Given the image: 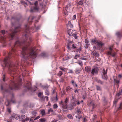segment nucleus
Segmentation results:
<instances>
[{"label":"nucleus","instance_id":"obj_1","mask_svg":"<svg viewBox=\"0 0 122 122\" xmlns=\"http://www.w3.org/2000/svg\"><path fill=\"white\" fill-rule=\"evenodd\" d=\"M28 24L25 25V33L26 34L24 36L26 37L25 40L23 42H20L19 41H17L15 42L14 47H15L17 46H21L22 51H21L22 56L24 59H26L28 57L32 59L36 57V55L32 48L29 49L27 47L30 42L31 41V38L28 37V33L30 32Z\"/></svg>","mask_w":122,"mask_h":122},{"label":"nucleus","instance_id":"obj_2","mask_svg":"<svg viewBox=\"0 0 122 122\" xmlns=\"http://www.w3.org/2000/svg\"><path fill=\"white\" fill-rule=\"evenodd\" d=\"M15 49L13 47L12 49V52L9 53L8 56L5 58L4 60V62L5 67H7L8 68V71L10 73L11 76L12 75L16 73L17 71V65H15L12 63L9 59V58L12 56H14L13 53L15 52Z\"/></svg>","mask_w":122,"mask_h":122},{"label":"nucleus","instance_id":"obj_3","mask_svg":"<svg viewBox=\"0 0 122 122\" xmlns=\"http://www.w3.org/2000/svg\"><path fill=\"white\" fill-rule=\"evenodd\" d=\"M20 86V84L15 83L14 81H12L11 84L9 86V89L4 88L3 86L1 85V91L3 94H5V93H9L10 92V90L19 89Z\"/></svg>","mask_w":122,"mask_h":122},{"label":"nucleus","instance_id":"obj_4","mask_svg":"<svg viewBox=\"0 0 122 122\" xmlns=\"http://www.w3.org/2000/svg\"><path fill=\"white\" fill-rule=\"evenodd\" d=\"M20 28V26L15 28L14 31H12L11 32V33H9L8 37L10 38L11 39H12L15 36V34L17 32L20 31V30L19 29Z\"/></svg>","mask_w":122,"mask_h":122},{"label":"nucleus","instance_id":"obj_5","mask_svg":"<svg viewBox=\"0 0 122 122\" xmlns=\"http://www.w3.org/2000/svg\"><path fill=\"white\" fill-rule=\"evenodd\" d=\"M113 46H110L109 47V50L110 51H108L107 54L108 55H111L113 57H114L116 53L114 51H113L112 50V49Z\"/></svg>","mask_w":122,"mask_h":122},{"label":"nucleus","instance_id":"obj_6","mask_svg":"<svg viewBox=\"0 0 122 122\" xmlns=\"http://www.w3.org/2000/svg\"><path fill=\"white\" fill-rule=\"evenodd\" d=\"M92 42L94 44H96L97 46H102L103 44L101 41H98L96 40L95 39H93L92 41Z\"/></svg>","mask_w":122,"mask_h":122},{"label":"nucleus","instance_id":"obj_7","mask_svg":"<svg viewBox=\"0 0 122 122\" xmlns=\"http://www.w3.org/2000/svg\"><path fill=\"white\" fill-rule=\"evenodd\" d=\"M98 69L97 67L92 68L91 70V73L92 75H93L94 74H97L98 73Z\"/></svg>","mask_w":122,"mask_h":122},{"label":"nucleus","instance_id":"obj_8","mask_svg":"<svg viewBox=\"0 0 122 122\" xmlns=\"http://www.w3.org/2000/svg\"><path fill=\"white\" fill-rule=\"evenodd\" d=\"M72 47H71V48H73V49H77L76 50V52H78L79 51H80L81 50V45H80V47H78L76 46H75L74 44H72Z\"/></svg>","mask_w":122,"mask_h":122},{"label":"nucleus","instance_id":"obj_9","mask_svg":"<svg viewBox=\"0 0 122 122\" xmlns=\"http://www.w3.org/2000/svg\"><path fill=\"white\" fill-rule=\"evenodd\" d=\"M68 35L70 36H72L74 35L75 33H76V31L75 30L73 31L72 30L70 29L68 30Z\"/></svg>","mask_w":122,"mask_h":122},{"label":"nucleus","instance_id":"obj_10","mask_svg":"<svg viewBox=\"0 0 122 122\" xmlns=\"http://www.w3.org/2000/svg\"><path fill=\"white\" fill-rule=\"evenodd\" d=\"M11 24L14 26L17 20L16 18L14 17H12L11 19Z\"/></svg>","mask_w":122,"mask_h":122},{"label":"nucleus","instance_id":"obj_11","mask_svg":"<svg viewBox=\"0 0 122 122\" xmlns=\"http://www.w3.org/2000/svg\"><path fill=\"white\" fill-rule=\"evenodd\" d=\"M72 41H68V43L67 45V46L68 49L70 50L71 48V47H72Z\"/></svg>","mask_w":122,"mask_h":122},{"label":"nucleus","instance_id":"obj_12","mask_svg":"<svg viewBox=\"0 0 122 122\" xmlns=\"http://www.w3.org/2000/svg\"><path fill=\"white\" fill-rule=\"evenodd\" d=\"M103 74L102 75V78L106 80H107V79L108 77L106 75V72L102 73Z\"/></svg>","mask_w":122,"mask_h":122},{"label":"nucleus","instance_id":"obj_13","mask_svg":"<svg viewBox=\"0 0 122 122\" xmlns=\"http://www.w3.org/2000/svg\"><path fill=\"white\" fill-rule=\"evenodd\" d=\"M116 35L117 37L120 38L122 37V32H117L116 33Z\"/></svg>","mask_w":122,"mask_h":122},{"label":"nucleus","instance_id":"obj_14","mask_svg":"<svg viewBox=\"0 0 122 122\" xmlns=\"http://www.w3.org/2000/svg\"><path fill=\"white\" fill-rule=\"evenodd\" d=\"M12 117L13 118H15V119L18 120L20 119V116L19 115L14 114L12 115Z\"/></svg>","mask_w":122,"mask_h":122},{"label":"nucleus","instance_id":"obj_15","mask_svg":"<svg viewBox=\"0 0 122 122\" xmlns=\"http://www.w3.org/2000/svg\"><path fill=\"white\" fill-rule=\"evenodd\" d=\"M51 112H52L51 115H55V113L52 108H50L48 110V114H49Z\"/></svg>","mask_w":122,"mask_h":122},{"label":"nucleus","instance_id":"obj_16","mask_svg":"<svg viewBox=\"0 0 122 122\" xmlns=\"http://www.w3.org/2000/svg\"><path fill=\"white\" fill-rule=\"evenodd\" d=\"M85 71L88 72H90L91 71V68L90 67L87 66L86 67Z\"/></svg>","mask_w":122,"mask_h":122},{"label":"nucleus","instance_id":"obj_17","mask_svg":"<svg viewBox=\"0 0 122 122\" xmlns=\"http://www.w3.org/2000/svg\"><path fill=\"white\" fill-rule=\"evenodd\" d=\"M71 5L70 4H68L66 5V7H65L64 8V12L66 15H67V12L66 11V10L67 9V8L68 7L70 6Z\"/></svg>","mask_w":122,"mask_h":122},{"label":"nucleus","instance_id":"obj_18","mask_svg":"<svg viewBox=\"0 0 122 122\" xmlns=\"http://www.w3.org/2000/svg\"><path fill=\"white\" fill-rule=\"evenodd\" d=\"M31 113L33 116H32L31 118H33L35 117L36 116V114H37V112L36 110H34L32 111L31 112Z\"/></svg>","mask_w":122,"mask_h":122},{"label":"nucleus","instance_id":"obj_19","mask_svg":"<svg viewBox=\"0 0 122 122\" xmlns=\"http://www.w3.org/2000/svg\"><path fill=\"white\" fill-rule=\"evenodd\" d=\"M51 100L54 102H57L58 98L56 96V97H53L51 98Z\"/></svg>","mask_w":122,"mask_h":122},{"label":"nucleus","instance_id":"obj_20","mask_svg":"<svg viewBox=\"0 0 122 122\" xmlns=\"http://www.w3.org/2000/svg\"><path fill=\"white\" fill-rule=\"evenodd\" d=\"M5 39L6 37L5 36H3L1 37L0 39V40L2 41V43H5Z\"/></svg>","mask_w":122,"mask_h":122},{"label":"nucleus","instance_id":"obj_21","mask_svg":"<svg viewBox=\"0 0 122 122\" xmlns=\"http://www.w3.org/2000/svg\"><path fill=\"white\" fill-rule=\"evenodd\" d=\"M35 16H30V17L28 19V21H29V23L30 24V23H31L32 22V21H30L29 20H33L35 18Z\"/></svg>","mask_w":122,"mask_h":122},{"label":"nucleus","instance_id":"obj_22","mask_svg":"<svg viewBox=\"0 0 122 122\" xmlns=\"http://www.w3.org/2000/svg\"><path fill=\"white\" fill-rule=\"evenodd\" d=\"M72 90V89L71 87L68 86L66 88V91L67 92H69Z\"/></svg>","mask_w":122,"mask_h":122},{"label":"nucleus","instance_id":"obj_23","mask_svg":"<svg viewBox=\"0 0 122 122\" xmlns=\"http://www.w3.org/2000/svg\"><path fill=\"white\" fill-rule=\"evenodd\" d=\"M39 9V7H37V6H36L34 7L33 9H31L30 10V12H34V10L38 11V10Z\"/></svg>","mask_w":122,"mask_h":122},{"label":"nucleus","instance_id":"obj_24","mask_svg":"<svg viewBox=\"0 0 122 122\" xmlns=\"http://www.w3.org/2000/svg\"><path fill=\"white\" fill-rule=\"evenodd\" d=\"M62 107L64 109H67V103H63V104H62Z\"/></svg>","mask_w":122,"mask_h":122},{"label":"nucleus","instance_id":"obj_25","mask_svg":"<svg viewBox=\"0 0 122 122\" xmlns=\"http://www.w3.org/2000/svg\"><path fill=\"white\" fill-rule=\"evenodd\" d=\"M78 101V100L76 99L74 100L73 101L72 103L73 104V106H76V104H77V103Z\"/></svg>","mask_w":122,"mask_h":122},{"label":"nucleus","instance_id":"obj_26","mask_svg":"<svg viewBox=\"0 0 122 122\" xmlns=\"http://www.w3.org/2000/svg\"><path fill=\"white\" fill-rule=\"evenodd\" d=\"M96 81L98 83H100L101 85H103L104 83L103 81L99 79H97L96 80Z\"/></svg>","mask_w":122,"mask_h":122},{"label":"nucleus","instance_id":"obj_27","mask_svg":"<svg viewBox=\"0 0 122 122\" xmlns=\"http://www.w3.org/2000/svg\"><path fill=\"white\" fill-rule=\"evenodd\" d=\"M81 112V111L80 109H78L76 111V113L79 116Z\"/></svg>","mask_w":122,"mask_h":122},{"label":"nucleus","instance_id":"obj_28","mask_svg":"<svg viewBox=\"0 0 122 122\" xmlns=\"http://www.w3.org/2000/svg\"><path fill=\"white\" fill-rule=\"evenodd\" d=\"M74 106H73L72 103L71 104L69 105V107H68L69 109L71 110L74 108Z\"/></svg>","mask_w":122,"mask_h":122},{"label":"nucleus","instance_id":"obj_29","mask_svg":"<svg viewBox=\"0 0 122 122\" xmlns=\"http://www.w3.org/2000/svg\"><path fill=\"white\" fill-rule=\"evenodd\" d=\"M41 56L43 57H46L47 56L46 54L44 52H42L41 54Z\"/></svg>","mask_w":122,"mask_h":122},{"label":"nucleus","instance_id":"obj_30","mask_svg":"<svg viewBox=\"0 0 122 122\" xmlns=\"http://www.w3.org/2000/svg\"><path fill=\"white\" fill-rule=\"evenodd\" d=\"M21 118H20V120L22 122V120L23 119H24L25 118V115H22L21 116Z\"/></svg>","mask_w":122,"mask_h":122},{"label":"nucleus","instance_id":"obj_31","mask_svg":"<svg viewBox=\"0 0 122 122\" xmlns=\"http://www.w3.org/2000/svg\"><path fill=\"white\" fill-rule=\"evenodd\" d=\"M114 81L115 83L117 84V85H118L120 82V81L119 80H117L114 78Z\"/></svg>","mask_w":122,"mask_h":122},{"label":"nucleus","instance_id":"obj_32","mask_svg":"<svg viewBox=\"0 0 122 122\" xmlns=\"http://www.w3.org/2000/svg\"><path fill=\"white\" fill-rule=\"evenodd\" d=\"M30 120V118L28 117H26V118H25L23 120H22V122H25L28 121L29 120Z\"/></svg>","mask_w":122,"mask_h":122},{"label":"nucleus","instance_id":"obj_33","mask_svg":"<svg viewBox=\"0 0 122 122\" xmlns=\"http://www.w3.org/2000/svg\"><path fill=\"white\" fill-rule=\"evenodd\" d=\"M68 25L71 28H72L73 27V25L71 24L70 21H68Z\"/></svg>","mask_w":122,"mask_h":122},{"label":"nucleus","instance_id":"obj_34","mask_svg":"<svg viewBox=\"0 0 122 122\" xmlns=\"http://www.w3.org/2000/svg\"><path fill=\"white\" fill-rule=\"evenodd\" d=\"M39 120L40 122H45L46 121V120L45 118H42L40 119Z\"/></svg>","mask_w":122,"mask_h":122},{"label":"nucleus","instance_id":"obj_35","mask_svg":"<svg viewBox=\"0 0 122 122\" xmlns=\"http://www.w3.org/2000/svg\"><path fill=\"white\" fill-rule=\"evenodd\" d=\"M67 116L68 118L70 119H72L73 118V117L72 115L70 114H69L67 115Z\"/></svg>","mask_w":122,"mask_h":122},{"label":"nucleus","instance_id":"obj_36","mask_svg":"<svg viewBox=\"0 0 122 122\" xmlns=\"http://www.w3.org/2000/svg\"><path fill=\"white\" fill-rule=\"evenodd\" d=\"M97 46V47L95 46H94L93 47V48H94V49H98V50H100V49L101 48V47L102 46Z\"/></svg>","mask_w":122,"mask_h":122},{"label":"nucleus","instance_id":"obj_37","mask_svg":"<svg viewBox=\"0 0 122 122\" xmlns=\"http://www.w3.org/2000/svg\"><path fill=\"white\" fill-rule=\"evenodd\" d=\"M122 109V102L120 103L119 107L118 108L117 110H119Z\"/></svg>","mask_w":122,"mask_h":122},{"label":"nucleus","instance_id":"obj_38","mask_svg":"<svg viewBox=\"0 0 122 122\" xmlns=\"http://www.w3.org/2000/svg\"><path fill=\"white\" fill-rule=\"evenodd\" d=\"M29 84H28V85H27L26 86H25V87L27 88V89L28 90H30L31 89V87L29 85Z\"/></svg>","mask_w":122,"mask_h":122},{"label":"nucleus","instance_id":"obj_39","mask_svg":"<svg viewBox=\"0 0 122 122\" xmlns=\"http://www.w3.org/2000/svg\"><path fill=\"white\" fill-rule=\"evenodd\" d=\"M71 83L74 86H76V87L77 86V84L74 82L72 80L71 81Z\"/></svg>","mask_w":122,"mask_h":122},{"label":"nucleus","instance_id":"obj_40","mask_svg":"<svg viewBox=\"0 0 122 122\" xmlns=\"http://www.w3.org/2000/svg\"><path fill=\"white\" fill-rule=\"evenodd\" d=\"M93 55L97 57H99V54L97 52H95V53H94V54H93Z\"/></svg>","mask_w":122,"mask_h":122},{"label":"nucleus","instance_id":"obj_41","mask_svg":"<svg viewBox=\"0 0 122 122\" xmlns=\"http://www.w3.org/2000/svg\"><path fill=\"white\" fill-rule=\"evenodd\" d=\"M63 73L61 71H59L58 74V76L60 77L63 74Z\"/></svg>","mask_w":122,"mask_h":122},{"label":"nucleus","instance_id":"obj_42","mask_svg":"<svg viewBox=\"0 0 122 122\" xmlns=\"http://www.w3.org/2000/svg\"><path fill=\"white\" fill-rule=\"evenodd\" d=\"M97 89L98 91H100L101 90V88L100 87L98 86H96Z\"/></svg>","mask_w":122,"mask_h":122},{"label":"nucleus","instance_id":"obj_43","mask_svg":"<svg viewBox=\"0 0 122 122\" xmlns=\"http://www.w3.org/2000/svg\"><path fill=\"white\" fill-rule=\"evenodd\" d=\"M58 106L56 104H54L53 106V107L54 109L57 108Z\"/></svg>","mask_w":122,"mask_h":122},{"label":"nucleus","instance_id":"obj_44","mask_svg":"<svg viewBox=\"0 0 122 122\" xmlns=\"http://www.w3.org/2000/svg\"><path fill=\"white\" fill-rule=\"evenodd\" d=\"M59 68L61 70L63 71H65L66 70V69L65 68H64L63 67H62L61 66H60L59 67Z\"/></svg>","mask_w":122,"mask_h":122},{"label":"nucleus","instance_id":"obj_45","mask_svg":"<svg viewBox=\"0 0 122 122\" xmlns=\"http://www.w3.org/2000/svg\"><path fill=\"white\" fill-rule=\"evenodd\" d=\"M10 103V101L7 100L6 102H5V104L7 105V106H8L9 105Z\"/></svg>","mask_w":122,"mask_h":122},{"label":"nucleus","instance_id":"obj_46","mask_svg":"<svg viewBox=\"0 0 122 122\" xmlns=\"http://www.w3.org/2000/svg\"><path fill=\"white\" fill-rule=\"evenodd\" d=\"M41 112L42 116H43L45 115V112L44 110H41Z\"/></svg>","mask_w":122,"mask_h":122},{"label":"nucleus","instance_id":"obj_47","mask_svg":"<svg viewBox=\"0 0 122 122\" xmlns=\"http://www.w3.org/2000/svg\"><path fill=\"white\" fill-rule=\"evenodd\" d=\"M42 87L43 89H46L48 88V86L46 85H44L42 86Z\"/></svg>","mask_w":122,"mask_h":122},{"label":"nucleus","instance_id":"obj_48","mask_svg":"<svg viewBox=\"0 0 122 122\" xmlns=\"http://www.w3.org/2000/svg\"><path fill=\"white\" fill-rule=\"evenodd\" d=\"M122 94V90L119 91V92L117 94V95L119 96Z\"/></svg>","mask_w":122,"mask_h":122},{"label":"nucleus","instance_id":"obj_49","mask_svg":"<svg viewBox=\"0 0 122 122\" xmlns=\"http://www.w3.org/2000/svg\"><path fill=\"white\" fill-rule=\"evenodd\" d=\"M90 104H91V105L92 106V109H93L94 108H95V104L93 103L92 102H91Z\"/></svg>","mask_w":122,"mask_h":122},{"label":"nucleus","instance_id":"obj_50","mask_svg":"<svg viewBox=\"0 0 122 122\" xmlns=\"http://www.w3.org/2000/svg\"><path fill=\"white\" fill-rule=\"evenodd\" d=\"M80 57V55H76L74 57V59H76L78 57Z\"/></svg>","mask_w":122,"mask_h":122},{"label":"nucleus","instance_id":"obj_51","mask_svg":"<svg viewBox=\"0 0 122 122\" xmlns=\"http://www.w3.org/2000/svg\"><path fill=\"white\" fill-rule=\"evenodd\" d=\"M45 93L47 95H49V91L47 90H46L45 91Z\"/></svg>","mask_w":122,"mask_h":122},{"label":"nucleus","instance_id":"obj_52","mask_svg":"<svg viewBox=\"0 0 122 122\" xmlns=\"http://www.w3.org/2000/svg\"><path fill=\"white\" fill-rule=\"evenodd\" d=\"M1 32L3 35L5 34V31L4 30H1Z\"/></svg>","mask_w":122,"mask_h":122},{"label":"nucleus","instance_id":"obj_53","mask_svg":"<svg viewBox=\"0 0 122 122\" xmlns=\"http://www.w3.org/2000/svg\"><path fill=\"white\" fill-rule=\"evenodd\" d=\"M68 102V99L67 98H66L65 99V100L64 102L66 103H67V102Z\"/></svg>","mask_w":122,"mask_h":122},{"label":"nucleus","instance_id":"obj_54","mask_svg":"<svg viewBox=\"0 0 122 122\" xmlns=\"http://www.w3.org/2000/svg\"><path fill=\"white\" fill-rule=\"evenodd\" d=\"M83 3V1H80L78 2V4H79L81 5Z\"/></svg>","mask_w":122,"mask_h":122},{"label":"nucleus","instance_id":"obj_55","mask_svg":"<svg viewBox=\"0 0 122 122\" xmlns=\"http://www.w3.org/2000/svg\"><path fill=\"white\" fill-rule=\"evenodd\" d=\"M69 71L68 72V73H73V72L72 70H69Z\"/></svg>","mask_w":122,"mask_h":122},{"label":"nucleus","instance_id":"obj_56","mask_svg":"<svg viewBox=\"0 0 122 122\" xmlns=\"http://www.w3.org/2000/svg\"><path fill=\"white\" fill-rule=\"evenodd\" d=\"M38 4V2L37 1H36L34 3V4L36 6Z\"/></svg>","mask_w":122,"mask_h":122},{"label":"nucleus","instance_id":"obj_57","mask_svg":"<svg viewBox=\"0 0 122 122\" xmlns=\"http://www.w3.org/2000/svg\"><path fill=\"white\" fill-rule=\"evenodd\" d=\"M107 69H106V70L105 71V69L104 68L103 69V71L102 73L105 72V73L106 72V73H107Z\"/></svg>","mask_w":122,"mask_h":122},{"label":"nucleus","instance_id":"obj_58","mask_svg":"<svg viewBox=\"0 0 122 122\" xmlns=\"http://www.w3.org/2000/svg\"><path fill=\"white\" fill-rule=\"evenodd\" d=\"M40 116H38L37 117H36L34 119V120H36L37 119H39V118H40Z\"/></svg>","mask_w":122,"mask_h":122},{"label":"nucleus","instance_id":"obj_59","mask_svg":"<svg viewBox=\"0 0 122 122\" xmlns=\"http://www.w3.org/2000/svg\"><path fill=\"white\" fill-rule=\"evenodd\" d=\"M78 64L81 66H82L83 65V64L82 63V62H78Z\"/></svg>","mask_w":122,"mask_h":122},{"label":"nucleus","instance_id":"obj_60","mask_svg":"<svg viewBox=\"0 0 122 122\" xmlns=\"http://www.w3.org/2000/svg\"><path fill=\"white\" fill-rule=\"evenodd\" d=\"M60 81L61 82H63L64 81V80L63 78H61L60 80Z\"/></svg>","mask_w":122,"mask_h":122},{"label":"nucleus","instance_id":"obj_61","mask_svg":"<svg viewBox=\"0 0 122 122\" xmlns=\"http://www.w3.org/2000/svg\"><path fill=\"white\" fill-rule=\"evenodd\" d=\"M56 92L55 90V89L53 90L52 94H54Z\"/></svg>","mask_w":122,"mask_h":122},{"label":"nucleus","instance_id":"obj_62","mask_svg":"<svg viewBox=\"0 0 122 122\" xmlns=\"http://www.w3.org/2000/svg\"><path fill=\"white\" fill-rule=\"evenodd\" d=\"M72 36H74V37L75 38V39H76L77 38V37L76 36V33H75V34L74 35H73Z\"/></svg>","mask_w":122,"mask_h":122},{"label":"nucleus","instance_id":"obj_63","mask_svg":"<svg viewBox=\"0 0 122 122\" xmlns=\"http://www.w3.org/2000/svg\"><path fill=\"white\" fill-rule=\"evenodd\" d=\"M7 111L9 113H10L11 112L10 109V108H7Z\"/></svg>","mask_w":122,"mask_h":122},{"label":"nucleus","instance_id":"obj_64","mask_svg":"<svg viewBox=\"0 0 122 122\" xmlns=\"http://www.w3.org/2000/svg\"><path fill=\"white\" fill-rule=\"evenodd\" d=\"M85 42L86 44H87L89 43V41H88L87 40V39H86L85 40Z\"/></svg>","mask_w":122,"mask_h":122}]
</instances>
